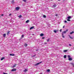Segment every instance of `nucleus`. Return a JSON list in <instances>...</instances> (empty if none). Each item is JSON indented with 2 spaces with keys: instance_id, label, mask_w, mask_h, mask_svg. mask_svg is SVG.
Instances as JSON below:
<instances>
[{
  "instance_id": "37998d69",
  "label": "nucleus",
  "mask_w": 74,
  "mask_h": 74,
  "mask_svg": "<svg viewBox=\"0 0 74 74\" xmlns=\"http://www.w3.org/2000/svg\"><path fill=\"white\" fill-rule=\"evenodd\" d=\"M11 14H10L9 15V16H11Z\"/></svg>"
},
{
  "instance_id": "c85d7f7f",
  "label": "nucleus",
  "mask_w": 74,
  "mask_h": 74,
  "mask_svg": "<svg viewBox=\"0 0 74 74\" xmlns=\"http://www.w3.org/2000/svg\"><path fill=\"white\" fill-rule=\"evenodd\" d=\"M43 17H44V18H46V17H47V16H45V15H44Z\"/></svg>"
},
{
  "instance_id": "aec40b11",
  "label": "nucleus",
  "mask_w": 74,
  "mask_h": 74,
  "mask_svg": "<svg viewBox=\"0 0 74 74\" xmlns=\"http://www.w3.org/2000/svg\"><path fill=\"white\" fill-rule=\"evenodd\" d=\"M23 37H24V35H22L21 38V39H22V38H23Z\"/></svg>"
},
{
  "instance_id": "72a5a7b5",
  "label": "nucleus",
  "mask_w": 74,
  "mask_h": 74,
  "mask_svg": "<svg viewBox=\"0 0 74 74\" xmlns=\"http://www.w3.org/2000/svg\"><path fill=\"white\" fill-rule=\"evenodd\" d=\"M36 56V54H35V55L34 56V57L35 56Z\"/></svg>"
},
{
  "instance_id": "4be33fe9",
  "label": "nucleus",
  "mask_w": 74,
  "mask_h": 74,
  "mask_svg": "<svg viewBox=\"0 0 74 74\" xmlns=\"http://www.w3.org/2000/svg\"><path fill=\"white\" fill-rule=\"evenodd\" d=\"M56 30H55L53 31V32H54V33H56L57 32H56Z\"/></svg>"
},
{
  "instance_id": "7ed1b4c3",
  "label": "nucleus",
  "mask_w": 74,
  "mask_h": 74,
  "mask_svg": "<svg viewBox=\"0 0 74 74\" xmlns=\"http://www.w3.org/2000/svg\"><path fill=\"white\" fill-rule=\"evenodd\" d=\"M16 66V64H15L12 66V68H14V67H15Z\"/></svg>"
},
{
  "instance_id": "4c0bfd02",
  "label": "nucleus",
  "mask_w": 74,
  "mask_h": 74,
  "mask_svg": "<svg viewBox=\"0 0 74 74\" xmlns=\"http://www.w3.org/2000/svg\"><path fill=\"white\" fill-rule=\"evenodd\" d=\"M3 74H8L7 73H3Z\"/></svg>"
},
{
  "instance_id": "1a4fd4ad",
  "label": "nucleus",
  "mask_w": 74,
  "mask_h": 74,
  "mask_svg": "<svg viewBox=\"0 0 74 74\" xmlns=\"http://www.w3.org/2000/svg\"><path fill=\"white\" fill-rule=\"evenodd\" d=\"M40 64V63L39 62V63H37L36 64H35V66H37V65H38V64Z\"/></svg>"
},
{
  "instance_id": "423d86ee",
  "label": "nucleus",
  "mask_w": 74,
  "mask_h": 74,
  "mask_svg": "<svg viewBox=\"0 0 74 74\" xmlns=\"http://www.w3.org/2000/svg\"><path fill=\"white\" fill-rule=\"evenodd\" d=\"M27 71H28V70L25 69V70L23 71H24V72H26Z\"/></svg>"
},
{
  "instance_id": "2eb2a0df",
  "label": "nucleus",
  "mask_w": 74,
  "mask_h": 74,
  "mask_svg": "<svg viewBox=\"0 0 74 74\" xmlns=\"http://www.w3.org/2000/svg\"><path fill=\"white\" fill-rule=\"evenodd\" d=\"M56 4H54L53 5V7H56Z\"/></svg>"
},
{
  "instance_id": "39448f33",
  "label": "nucleus",
  "mask_w": 74,
  "mask_h": 74,
  "mask_svg": "<svg viewBox=\"0 0 74 74\" xmlns=\"http://www.w3.org/2000/svg\"><path fill=\"white\" fill-rule=\"evenodd\" d=\"M10 56H15V54H10Z\"/></svg>"
},
{
  "instance_id": "e433bc0d",
  "label": "nucleus",
  "mask_w": 74,
  "mask_h": 74,
  "mask_svg": "<svg viewBox=\"0 0 74 74\" xmlns=\"http://www.w3.org/2000/svg\"><path fill=\"white\" fill-rule=\"evenodd\" d=\"M69 46H71V45L70 44H69Z\"/></svg>"
},
{
  "instance_id": "dca6fc26",
  "label": "nucleus",
  "mask_w": 74,
  "mask_h": 74,
  "mask_svg": "<svg viewBox=\"0 0 74 74\" xmlns=\"http://www.w3.org/2000/svg\"><path fill=\"white\" fill-rule=\"evenodd\" d=\"M24 46H25V47H27V44H26V43L24 44Z\"/></svg>"
},
{
  "instance_id": "b1692460",
  "label": "nucleus",
  "mask_w": 74,
  "mask_h": 74,
  "mask_svg": "<svg viewBox=\"0 0 74 74\" xmlns=\"http://www.w3.org/2000/svg\"><path fill=\"white\" fill-rule=\"evenodd\" d=\"M47 71H48V72H49V71H50V69H47Z\"/></svg>"
},
{
  "instance_id": "4468645a",
  "label": "nucleus",
  "mask_w": 74,
  "mask_h": 74,
  "mask_svg": "<svg viewBox=\"0 0 74 74\" xmlns=\"http://www.w3.org/2000/svg\"><path fill=\"white\" fill-rule=\"evenodd\" d=\"M71 16H69L68 17V19H71Z\"/></svg>"
},
{
  "instance_id": "49530a36",
  "label": "nucleus",
  "mask_w": 74,
  "mask_h": 74,
  "mask_svg": "<svg viewBox=\"0 0 74 74\" xmlns=\"http://www.w3.org/2000/svg\"><path fill=\"white\" fill-rule=\"evenodd\" d=\"M36 51H38V49H37V50H36Z\"/></svg>"
},
{
  "instance_id": "ea45409f",
  "label": "nucleus",
  "mask_w": 74,
  "mask_h": 74,
  "mask_svg": "<svg viewBox=\"0 0 74 74\" xmlns=\"http://www.w3.org/2000/svg\"><path fill=\"white\" fill-rule=\"evenodd\" d=\"M66 32H67L68 31V29H66V31H65Z\"/></svg>"
},
{
  "instance_id": "a211bd4d",
  "label": "nucleus",
  "mask_w": 74,
  "mask_h": 74,
  "mask_svg": "<svg viewBox=\"0 0 74 74\" xmlns=\"http://www.w3.org/2000/svg\"><path fill=\"white\" fill-rule=\"evenodd\" d=\"M73 33H74V31H72V32H71L70 33V34H73Z\"/></svg>"
},
{
  "instance_id": "a878e982",
  "label": "nucleus",
  "mask_w": 74,
  "mask_h": 74,
  "mask_svg": "<svg viewBox=\"0 0 74 74\" xmlns=\"http://www.w3.org/2000/svg\"><path fill=\"white\" fill-rule=\"evenodd\" d=\"M19 18H21L22 17V15H20L18 16Z\"/></svg>"
},
{
  "instance_id": "473e14b6",
  "label": "nucleus",
  "mask_w": 74,
  "mask_h": 74,
  "mask_svg": "<svg viewBox=\"0 0 74 74\" xmlns=\"http://www.w3.org/2000/svg\"><path fill=\"white\" fill-rule=\"evenodd\" d=\"M44 38H45V37H43L42 38V39H44Z\"/></svg>"
},
{
  "instance_id": "ddd939ff",
  "label": "nucleus",
  "mask_w": 74,
  "mask_h": 74,
  "mask_svg": "<svg viewBox=\"0 0 74 74\" xmlns=\"http://www.w3.org/2000/svg\"><path fill=\"white\" fill-rule=\"evenodd\" d=\"M5 59V58L3 57L1 59V60H3V59Z\"/></svg>"
},
{
  "instance_id": "79ce46f5",
  "label": "nucleus",
  "mask_w": 74,
  "mask_h": 74,
  "mask_svg": "<svg viewBox=\"0 0 74 74\" xmlns=\"http://www.w3.org/2000/svg\"><path fill=\"white\" fill-rule=\"evenodd\" d=\"M63 38H64L65 37L64 36H62Z\"/></svg>"
},
{
  "instance_id": "f257e3e1",
  "label": "nucleus",
  "mask_w": 74,
  "mask_h": 74,
  "mask_svg": "<svg viewBox=\"0 0 74 74\" xmlns=\"http://www.w3.org/2000/svg\"><path fill=\"white\" fill-rule=\"evenodd\" d=\"M68 58H69L68 60L70 61L73 60V59L71 58V56L69 55L68 56Z\"/></svg>"
},
{
  "instance_id": "f704fd0d",
  "label": "nucleus",
  "mask_w": 74,
  "mask_h": 74,
  "mask_svg": "<svg viewBox=\"0 0 74 74\" xmlns=\"http://www.w3.org/2000/svg\"><path fill=\"white\" fill-rule=\"evenodd\" d=\"M56 16H58V15L56 14Z\"/></svg>"
},
{
  "instance_id": "cd10ccee",
  "label": "nucleus",
  "mask_w": 74,
  "mask_h": 74,
  "mask_svg": "<svg viewBox=\"0 0 74 74\" xmlns=\"http://www.w3.org/2000/svg\"><path fill=\"white\" fill-rule=\"evenodd\" d=\"M23 1H24V2H25V3L26 2V0H23Z\"/></svg>"
},
{
  "instance_id": "a19ab883",
  "label": "nucleus",
  "mask_w": 74,
  "mask_h": 74,
  "mask_svg": "<svg viewBox=\"0 0 74 74\" xmlns=\"http://www.w3.org/2000/svg\"><path fill=\"white\" fill-rule=\"evenodd\" d=\"M65 26H64V25L63 27V28H64V27H65Z\"/></svg>"
},
{
  "instance_id": "9b49d317",
  "label": "nucleus",
  "mask_w": 74,
  "mask_h": 74,
  "mask_svg": "<svg viewBox=\"0 0 74 74\" xmlns=\"http://www.w3.org/2000/svg\"><path fill=\"white\" fill-rule=\"evenodd\" d=\"M34 29V26H32V27H30V29L31 30V29Z\"/></svg>"
},
{
  "instance_id": "58836bf2",
  "label": "nucleus",
  "mask_w": 74,
  "mask_h": 74,
  "mask_svg": "<svg viewBox=\"0 0 74 74\" xmlns=\"http://www.w3.org/2000/svg\"><path fill=\"white\" fill-rule=\"evenodd\" d=\"M64 22H65V23H67V21H65Z\"/></svg>"
},
{
  "instance_id": "8fccbe9b",
  "label": "nucleus",
  "mask_w": 74,
  "mask_h": 74,
  "mask_svg": "<svg viewBox=\"0 0 74 74\" xmlns=\"http://www.w3.org/2000/svg\"><path fill=\"white\" fill-rule=\"evenodd\" d=\"M58 1H60V0H58Z\"/></svg>"
},
{
  "instance_id": "393cba45",
  "label": "nucleus",
  "mask_w": 74,
  "mask_h": 74,
  "mask_svg": "<svg viewBox=\"0 0 74 74\" xmlns=\"http://www.w3.org/2000/svg\"><path fill=\"white\" fill-rule=\"evenodd\" d=\"M71 64L72 66H74V64L73 63H71Z\"/></svg>"
},
{
  "instance_id": "f3484780",
  "label": "nucleus",
  "mask_w": 74,
  "mask_h": 74,
  "mask_svg": "<svg viewBox=\"0 0 74 74\" xmlns=\"http://www.w3.org/2000/svg\"><path fill=\"white\" fill-rule=\"evenodd\" d=\"M29 20H27L26 21V23H29Z\"/></svg>"
},
{
  "instance_id": "7c9ffc66",
  "label": "nucleus",
  "mask_w": 74,
  "mask_h": 74,
  "mask_svg": "<svg viewBox=\"0 0 74 74\" xmlns=\"http://www.w3.org/2000/svg\"><path fill=\"white\" fill-rule=\"evenodd\" d=\"M67 21H71L69 19H67Z\"/></svg>"
},
{
  "instance_id": "412c9836",
  "label": "nucleus",
  "mask_w": 74,
  "mask_h": 74,
  "mask_svg": "<svg viewBox=\"0 0 74 74\" xmlns=\"http://www.w3.org/2000/svg\"><path fill=\"white\" fill-rule=\"evenodd\" d=\"M66 55H65L64 56V58L65 59H66Z\"/></svg>"
},
{
  "instance_id": "5701e85b",
  "label": "nucleus",
  "mask_w": 74,
  "mask_h": 74,
  "mask_svg": "<svg viewBox=\"0 0 74 74\" xmlns=\"http://www.w3.org/2000/svg\"><path fill=\"white\" fill-rule=\"evenodd\" d=\"M63 33L64 34H65V33H66V31H64Z\"/></svg>"
},
{
  "instance_id": "2f4dec72",
  "label": "nucleus",
  "mask_w": 74,
  "mask_h": 74,
  "mask_svg": "<svg viewBox=\"0 0 74 74\" xmlns=\"http://www.w3.org/2000/svg\"><path fill=\"white\" fill-rule=\"evenodd\" d=\"M62 29H60V32H62Z\"/></svg>"
},
{
  "instance_id": "f03ea898",
  "label": "nucleus",
  "mask_w": 74,
  "mask_h": 74,
  "mask_svg": "<svg viewBox=\"0 0 74 74\" xmlns=\"http://www.w3.org/2000/svg\"><path fill=\"white\" fill-rule=\"evenodd\" d=\"M16 69H12L11 71H16Z\"/></svg>"
},
{
  "instance_id": "09e8293b",
  "label": "nucleus",
  "mask_w": 74,
  "mask_h": 74,
  "mask_svg": "<svg viewBox=\"0 0 74 74\" xmlns=\"http://www.w3.org/2000/svg\"><path fill=\"white\" fill-rule=\"evenodd\" d=\"M34 56H32V57H34Z\"/></svg>"
},
{
  "instance_id": "20e7f679",
  "label": "nucleus",
  "mask_w": 74,
  "mask_h": 74,
  "mask_svg": "<svg viewBox=\"0 0 74 74\" xmlns=\"http://www.w3.org/2000/svg\"><path fill=\"white\" fill-rule=\"evenodd\" d=\"M16 10H19V7H17L16 8Z\"/></svg>"
},
{
  "instance_id": "6e6552de",
  "label": "nucleus",
  "mask_w": 74,
  "mask_h": 74,
  "mask_svg": "<svg viewBox=\"0 0 74 74\" xmlns=\"http://www.w3.org/2000/svg\"><path fill=\"white\" fill-rule=\"evenodd\" d=\"M68 36H69L70 38H71V39H73V38L71 37V36H70V35H69Z\"/></svg>"
},
{
  "instance_id": "0eeeda50",
  "label": "nucleus",
  "mask_w": 74,
  "mask_h": 74,
  "mask_svg": "<svg viewBox=\"0 0 74 74\" xmlns=\"http://www.w3.org/2000/svg\"><path fill=\"white\" fill-rule=\"evenodd\" d=\"M3 36L4 37H6V34H4L3 35Z\"/></svg>"
},
{
  "instance_id": "c9c22d12",
  "label": "nucleus",
  "mask_w": 74,
  "mask_h": 74,
  "mask_svg": "<svg viewBox=\"0 0 74 74\" xmlns=\"http://www.w3.org/2000/svg\"><path fill=\"white\" fill-rule=\"evenodd\" d=\"M62 36H64V35H63V32L62 33Z\"/></svg>"
},
{
  "instance_id": "de8ad7c7",
  "label": "nucleus",
  "mask_w": 74,
  "mask_h": 74,
  "mask_svg": "<svg viewBox=\"0 0 74 74\" xmlns=\"http://www.w3.org/2000/svg\"><path fill=\"white\" fill-rule=\"evenodd\" d=\"M40 63H42V62H39Z\"/></svg>"
},
{
  "instance_id": "c756f323",
  "label": "nucleus",
  "mask_w": 74,
  "mask_h": 74,
  "mask_svg": "<svg viewBox=\"0 0 74 74\" xmlns=\"http://www.w3.org/2000/svg\"><path fill=\"white\" fill-rule=\"evenodd\" d=\"M50 39V38H49L47 40V42H48V41H49Z\"/></svg>"
},
{
  "instance_id": "6ab92c4d",
  "label": "nucleus",
  "mask_w": 74,
  "mask_h": 74,
  "mask_svg": "<svg viewBox=\"0 0 74 74\" xmlns=\"http://www.w3.org/2000/svg\"><path fill=\"white\" fill-rule=\"evenodd\" d=\"M12 4H14V1L13 0L12 1Z\"/></svg>"
},
{
  "instance_id": "bb28decb",
  "label": "nucleus",
  "mask_w": 74,
  "mask_h": 74,
  "mask_svg": "<svg viewBox=\"0 0 74 74\" xmlns=\"http://www.w3.org/2000/svg\"><path fill=\"white\" fill-rule=\"evenodd\" d=\"M67 50H64V52H67Z\"/></svg>"
},
{
  "instance_id": "f8f14e48",
  "label": "nucleus",
  "mask_w": 74,
  "mask_h": 74,
  "mask_svg": "<svg viewBox=\"0 0 74 74\" xmlns=\"http://www.w3.org/2000/svg\"><path fill=\"white\" fill-rule=\"evenodd\" d=\"M40 36L41 37H42V36H44V34L42 33V34H40Z\"/></svg>"
},
{
  "instance_id": "9d476101",
  "label": "nucleus",
  "mask_w": 74,
  "mask_h": 74,
  "mask_svg": "<svg viewBox=\"0 0 74 74\" xmlns=\"http://www.w3.org/2000/svg\"><path fill=\"white\" fill-rule=\"evenodd\" d=\"M10 31L8 32V33H7V35H9V34H10Z\"/></svg>"
},
{
  "instance_id": "c03bdc74",
  "label": "nucleus",
  "mask_w": 74,
  "mask_h": 74,
  "mask_svg": "<svg viewBox=\"0 0 74 74\" xmlns=\"http://www.w3.org/2000/svg\"><path fill=\"white\" fill-rule=\"evenodd\" d=\"M3 15H4V14H2L1 15V16H3Z\"/></svg>"
},
{
  "instance_id": "a18cd8bd",
  "label": "nucleus",
  "mask_w": 74,
  "mask_h": 74,
  "mask_svg": "<svg viewBox=\"0 0 74 74\" xmlns=\"http://www.w3.org/2000/svg\"><path fill=\"white\" fill-rule=\"evenodd\" d=\"M45 44H47V42H45Z\"/></svg>"
}]
</instances>
